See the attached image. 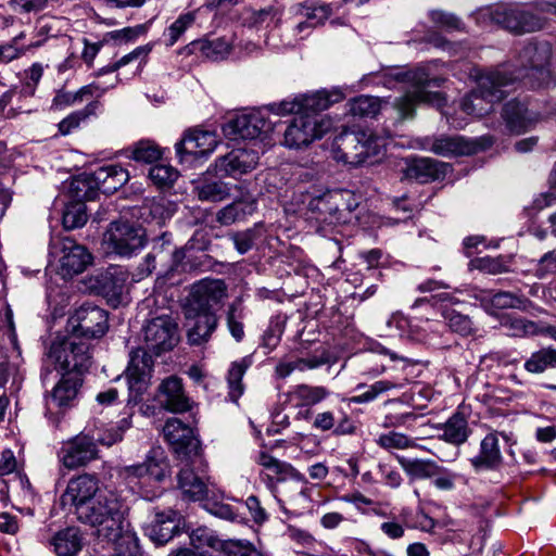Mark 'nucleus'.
I'll list each match as a JSON object with an SVG mask.
<instances>
[{"label":"nucleus","mask_w":556,"mask_h":556,"mask_svg":"<svg viewBox=\"0 0 556 556\" xmlns=\"http://www.w3.org/2000/svg\"><path fill=\"white\" fill-rule=\"evenodd\" d=\"M515 84L506 70H493L478 77V86L468 93L460 103L464 113L476 117L489 114L493 105L501 102L507 94V87Z\"/></svg>","instance_id":"7ed1b4c3"},{"label":"nucleus","mask_w":556,"mask_h":556,"mask_svg":"<svg viewBox=\"0 0 556 556\" xmlns=\"http://www.w3.org/2000/svg\"><path fill=\"white\" fill-rule=\"evenodd\" d=\"M317 112H307L294 116L283 134V144L291 149H301L323 138L330 128L331 122L318 117Z\"/></svg>","instance_id":"1a4fd4ad"},{"label":"nucleus","mask_w":556,"mask_h":556,"mask_svg":"<svg viewBox=\"0 0 556 556\" xmlns=\"http://www.w3.org/2000/svg\"><path fill=\"white\" fill-rule=\"evenodd\" d=\"M250 363L247 358H242L239 362H233L228 370L227 382H228V396L230 401L237 402L243 394L244 386L242 378L249 367Z\"/></svg>","instance_id":"09e8293b"},{"label":"nucleus","mask_w":556,"mask_h":556,"mask_svg":"<svg viewBox=\"0 0 556 556\" xmlns=\"http://www.w3.org/2000/svg\"><path fill=\"white\" fill-rule=\"evenodd\" d=\"M146 241V230L129 222L111 223L105 233L108 248L122 257H130L136 254L144 247Z\"/></svg>","instance_id":"9b49d317"},{"label":"nucleus","mask_w":556,"mask_h":556,"mask_svg":"<svg viewBox=\"0 0 556 556\" xmlns=\"http://www.w3.org/2000/svg\"><path fill=\"white\" fill-rule=\"evenodd\" d=\"M257 237L258 235L256 228H249L242 231L230 233V240L240 254H245L249 252L253 248Z\"/></svg>","instance_id":"bf43d9fd"},{"label":"nucleus","mask_w":556,"mask_h":556,"mask_svg":"<svg viewBox=\"0 0 556 556\" xmlns=\"http://www.w3.org/2000/svg\"><path fill=\"white\" fill-rule=\"evenodd\" d=\"M187 319V341L190 345H203L207 343L212 334L218 327V316L216 313L193 314L185 309Z\"/></svg>","instance_id":"cd10ccee"},{"label":"nucleus","mask_w":556,"mask_h":556,"mask_svg":"<svg viewBox=\"0 0 556 556\" xmlns=\"http://www.w3.org/2000/svg\"><path fill=\"white\" fill-rule=\"evenodd\" d=\"M431 21L440 27L447 30H459L462 29V22L457 16L443 11H432L430 13Z\"/></svg>","instance_id":"69168bd1"},{"label":"nucleus","mask_w":556,"mask_h":556,"mask_svg":"<svg viewBox=\"0 0 556 556\" xmlns=\"http://www.w3.org/2000/svg\"><path fill=\"white\" fill-rule=\"evenodd\" d=\"M296 14L305 17L309 22V26L321 25L332 15V7L330 4H315L312 7L298 5Z\"/></svg>","instance_id":"864d4df0"},{"label":"nucleus","mask_w":556,"mask_h":556,"mask_svg":"<svg viewBox=\"0 0 556 556\" xmlns=\"http://www.w3.org/2000/svg\"><path fill=\"white\" fill-rule=\"evenodd\" d=\"M140 339L144 350L155 355L172 351L179 342V327L169 315H161L147 320L142 326Z\"/></svg>","instance_id":"6e6552de"},{"label":"nucleus","mask_w":556,"mask_h":556,"mask_svg":"<svg viewBox=\"0 0 556 556\" xmlns=\"http://www.w3.org/2000/svg\"><path fill=\"white\" fill-rule=\"evenodd\" d=\"M523 368L527 372L541 375L548 369H556V349L545 346L531 353L526 359Z\"/></svg>","instance_id":"37998d69"},{"label":"nucleus","mask_w":556,"mask_h":556,"mask_svg":"<svg viewBox=\"0 0 556 556\" xmlns=\"http://www.w3.org/2000/svg\"><path fill=\"white\" fill-rule=\"evenodd\" d=\"M156 401L164 409L175 414L188 412L192 407V402L185 392L182 380L176 376H169L160 383Z\"/></svg>","instance_id":"393cba45"},{"label":"nucleus","mask_w":556,"mask_h":556,"mask_svg":"<svg viewBox=\"0 0 556 556\" xmlns=\"http://www.w3.org/2000/svg\"><path fill=\"white\" fill-rule=\"evenodd\" d=\"M149 178L159 188H167L178 178V172L170 165H155L149 170Z\"/></svg>","instance_id":"6e6d98bb"},{"label":"nucleus","mask_w":556,"mask_h":556,"mask_svg":"<svg viewBox=\"0 0 556 556\" xmlns=\"http://www.w3.org/2000/svg\"><path fill=\"white\" fill-rule=\"evenodd\" d=\"M60 379L52 390L46 394L48 409L59 408L65 410L75 405L84 379L75 374L59 372Z\"/></svg>","instance_id":"aec40b11"},{"label":"nucleus","mask_w":556,"mask_h":556,"mask_svg":"<svg viewBox=\"0 0 556 556\" xmlns=\"http://www.w3.org/2000/svg\"><path fill=\"white\" fill-rule=\"evenodd\" d=\"M552 45L548 41L530 40L518 53V68L508 77L526 80L531 88L541 87L551 80L548 68L552 59Z\"/></svg>","instance_id":"39448f33"},{"label":"nucleus","mask_w":556,"mask_h":556,"mask_svg":"<svg viewBox=\"0 0 556 556\" xmlns=\"http://www.w3.org/2000/svg\"><path fill=\"white\" fill-rule=\"evenodd\" d=\"M336 147L338 157L355 166L378 154L376 138L366 131L343 132L336 138Z\"/></svg>","instance_id":"4468645a"},{"label":"nucleus","mask_w":556,"mask_h":556,"mask_svg":"<svg viewBox=\"0 0 556 556\" xmlns=\"http://www.w3.org/2000/svg\"><path fill=\"white\" fill-rule=\"evenodd\" d=\"M128 507L117 491L105 488L89 506H80L77 519L93 529V534L101 541L114 543L116 551L125 556L123 545H127L129 555L138 552L134 533L127 529Z\"/></svg>","instance_id":"f257e3e1"},{"label":"nucleus","mask_w":556,"mask_h":556,"mask_svg":"<svg viewBox=\"0 0 556 556\" xmlns=\"http://www.w3.org/2000/svg\"><path fill=\"white\" fill-rule=\"evenodd\" d=\"M502 462L503 457L496 432L486 434L481 441L479 454L470 458V463L477 472L495 470L501 466Z\"/></svg>","instance_id":"72a5a7b5"},{"label":"nucleus","mask_w":556,"mask_h":556,"mask_svg":"<svg viewBox=\"0 0 556 556\" xmlns=\"http://www.w3.org/2000/svg\"><path fill=\"white\" fill-rule=\"evenodd\" d=\"M448 328L460 336H469L473 330V324L469 316L454 309H447L443 314Z\"/></svg>","instance_id":"4d7b16f0"},{"label":"nucleus","mask_w":556,"mask_h":556,"mask_svg":"<svg viewBox=\"0 0 556 556\" xmlns=\"http://www.w3.org/2000/svg\"><path fill=\"white\" fill-rule=\"evenodd\" d=\"M73 197L76 199V201L65 206L62 216V223L66 230L80 228L88 220L87 207L84 203L87 200L78 199L74 194Z\"/></svg>","instance_id":"de8ad7c7"},{"label":"nucleus","mask_w":556,"mask_h":556,"mask_svg":"<svg viewBox=\"0 0 556 556\" xmlns=\"http://www.w3.org/2000/svg\"><path fill=\"white\" fill-rule=\"evenodd\" d=\"M22 37V34L20 36L14 37L9 43L0 46V62L1 63H9L13 60L18 59L22 56L26 49L20 48L17 46L18 39Z\"/></svg>","instance_id":"774afa93"},{"label":"nucleus","mask_w":556,"mask_h":556,"mask_svg":"<svg viewBox=\"0 0 556 556\" xmlns=\"http://www.w3.org/2000/svg\"><path fill=\"white\" fill-rule=\"evenodd\" d=\"M197 11L181 14L167 29V46H174L180 36L194 23Z\"/></svg>","instance_id":"13d9d810"},{"label":"nucleus","mask_w":556,"mask_h":556,"mask_svg":"<svg viewBox=\"0 0 556 556\" xmlns=\"http://www.w3.org/2000/svg\"><path fill=\"white\" fill-rule=\"evenodd\" d=\"M447 167V164L443 162L430 157H419L407 163L404 174L408 179L427 184L444 178Z\"/></svg>","instance_id":"473e14b6"},{"label":"nucleus","mask_w":556,"mask_h":556,"mask_svg":"<svg viewBox=\"0 0 556 556\" xmlns=\"http://www.w3.org/2000/svg\"><path fill=\"white\" fill-rule=\"evenodd\" d=\"M245 317L243 301L241 298L235 299L227 307L226 324L231 337L241 342L244 338L243 319Z\"/></svg>","instance_id":"a18cd8bd"},{"label":"nucleus","mask_w":556,"mask_h":556,"mask_svg":"<svg viewBox=\"0 0 556 556\" xmlns=\"http://www.w3.org/2000/svg\"><path fill=\"white\" fill-rule=\"evenodd\" d=\"M163 434L174 453L181 459L194 462L201 456V443L193 429L178 418H169L163 427Z\"/></svg>","instance_id":"2eb2a0df"},{"label":"nucleus","mask_w":556,"mask_h":556,"mask_svg":"<svg viewBox=\"0 0 556 556\" xmlns=\"http://www.w3.org/2000/svg\"><path fill=\"white\" fill-rule=\"evenodd\" d=\"M101 103L98 100H94L88 103L83 110L71 113L59 123V131L64 136L71 134L73 130L77 129L87 118L97 115Z\"/></svg>","instance_id":"49530a36"},{"label":"nucleus","mask_w":556,"mask_h":556,"mask_svg":"<svg viewBox=\"0 0 556 556\" xmlns=\"http://www.w3.org/2000/svg\"><path fill=\"white\" fill-rule=\"evenodd\" d=\"M501 326L507 334L516 338L534 337L541 333V328L535 321L505 315L501 319Z\"/></svg>","instance_id":"c03bdc74"},{"label":"nucleus","mask_w":556,"mask_h":556,"mask_svg":"<svg viewBox=\"0 0 556 556\" xmlns=\"http://www.w3.org/2000/svg\"><path fill=\"white\" fill-rule=\"evenodd\" d=\"M152 370V358L148 351L137 349L131 352L125 376L131 394L141 395L148 387Z\"/></svg>","instance_id":"bb28decb"},{"label":"nucleus","mask_w":556,"mask_h":556,"mask_svg":"<svg viewBox=\"0 0 556 556\" xmlns=\"http://www.w3.org/2000/svg\"><path fill=\"white\" fill-rule=\"evenodd\" d=\"M51 545L58 556H75L83 548L84 536L78 528L67 527L53 535Z\"/></svg>","instance_id":"e433bc0d"},{"label":"nucleus","mask_w":556,"mask_h":556,"mask_svg":"<svg viewBox=\"0 0 556 556\" xmlns=\"http://www.w3.org/2000/svg\"><path fill=\"white\" fill-rule=\"evenodd\" d=\"M108 320L106 311L91 303H84L70 317L68 324L72 334L89 341L105 334L109 329Z\"/></svg>","instance_id":"ddd939ff"},{"label":"nucleus","mask_w":556,"mask_h":556,"mask_svg":"<svg viewBox=\"0 0 556 556\" xmlns=\"http://www.w3.org/2000/svg\"><path fill=\"white\" fill-rule=\"evenodd\" d=\"M397 460L403 468V470L407 473V476L412 479H430L434 478L435 476L441 475L442 467L439 466L434 460L432 459H420V458H414L409 459L406 457H397Z\"/></svg>","instance_id":"4c0bfd02"},{"label":"nucleus","mask_w":556,"mask_h":556,"mask_svg":"<svg viewBox=\"0 0 556 556\" xmlns=\"http://www.w3.org/2000/svg\"><path fill=\"white\" fill-rule=\"evenodd\" d=\"M268 128L266 118L261 112L237 115L223 127L225 136L232 140H252L260 137Z\"/></svg>","instance_id":"b1692460"},{"label":"nucleus","mask_w":556,"mask_h":556,"mask_svg":"<svg viewBox=\"0 0 556 556\" xmlns=\"http://www.w3.org/2000/svg\"><path fill=\"white\" fill-rule=\"evenodd\" d=\"M129 179L128 172L118 164L96 169L92 174L74 179L71 191L78 199L94 200L99 191L114 193Z\"/></svg>","instance_id":"0eeeda50"},{"label":"nucleus","mask_w":556,"mask_h":556,"mask_svg":"<svg viewBox=\"0 0 556 556\" xmlns=\"http://www.w3.org/2000/svg\"><path fill=\"white\" fill-rule=\"evenodd\" d=\"M194 192L200 201L220 202L229 197V187L220 179L203 178L197 181Z\"/></svg>","instance_id":"a19ab883"},{"label":"nucleus","mask_w":556,"mask_h":556,"mask_svg":"<svg viewBox=\"0 0 556 556\" xmlns=\"http://www.w3.org/2000/svg\"><path fill=\"white\" fill-rule=\"evenodd\" d=\"M161 156L162 152L159 146L149 140H141L131 149V159L137 162L153 163Z\"/></svg>","instance_id":"5fc2aeb1"},{"label":"nucleus","mask_w":556,"mask_h":556,"mask_svg":"<svg viewBox=\"0 0 556 556\" xmlns=\"http://www.w3.org/2000/svg\"><path fill=\"white\" fill-rule=\"evenodd\" d=\"M184 50L188 54H198L210 61H223L230 54L232 41L225 36H207L190 42Z\"/></svg>","instance_id":"7c9ffc66"},{"label":"nucleus","mask_w":556,"mask_h":556,"mask_svg":"<svg viewBox=\"0 0 556 556\" xmlns=\"http://www.w3.org/2000/svg\"><path fill=\"white\" fill-rule=\"evenodd\" d=\"M258 151L251 148H238L218 157L215 162L217 173L239 177L253 170L258 164Z\"/></svg>","instance_id":"4be33fe9"},{"label":"nucleus","mask_w":556,"mask_h":556,"mask_svg":"<svg viewBox=\"0 0 556 556\" xmlns=\"http://www.w3.org/2000/svg\"><path fill=\"white\" fill-rule=\"evenodd\" d=\"M493 21L506 30L522 35L543 29L546 20L523 7H503L497 8L492 13Z\"/></svg>","instance_id":"dca6fc26"},{"label":"nucleus","mask_w":556,"mask_h":556,"mask_svg":"<svg viewBox=\"0 0 556 556\" xmlns=\"http://www.w3.org/2000/svg\"><path fill=\"white\" fill-rule=\"evenodd\" d=\"M42 74L43 66L40 63H34L27 71H25L24 85L22 88V92L25 96H34Z\"/></svg>","instance_id":"052dcab7"},{"label":"nucleus","mask_w":556,"mask_h":556,"mask_svg":"<svg viewBox=\"0 0 556 556\" xmlns=\"http://www.w3.org/2000/svg\"><path fill=\"white\" fill-rule=\"evenodd\" d=\"M101 289L105 296L117 300L123 293L124 282L112 274H105L101 279Z\"/></svg>","instance_id":"e2e57ef3"},{"label":"nucleus","mask_w":556,"mask_h":556,"mask_svg":"<svg viewBox=\"0 0 556 556\" xmlns=\"http://www.w3.org/2000/svg\"><path fill=\"white\" fill-rule=\"evenodd\" d=\"M48 357L58 372L84 377L92 364L91 344L77 334H70L52 342Z\"/></svg>","instance_id":"423d86ee"},{"label":"nucleus","mask_w":556,"mask_h":556,"mask_svg":"<svg viewBox=\"0 0 556 556\" xmlns=\"http://www.w3.org/2000/svg\"><path fill=\"white\" fill-rule=\"evenodd\" d=\"M380 109V100L376 97L359 96L348 102V112L353 116L375 117Z\"/></svg>","instance_id":"3c124183"},{"label":"nucleus","mask_w":556,"mask_h":556,"mask_svg":"<svg viewBox=\"0 0 556 556\" xmlns=\"http://www.w3.org/2000/svg\"><path fill=\"white\" fill-rule=\"evenodd\" d=\"M422 148L443 157L471 155L480 150L477 141L458 135L426 137Z\"/></svg>","instance_id":"6ab92c4d"},{"label":"nucleus","mask_w":556,"mask_h":556,"mask_svg":"<svg viewBox=\"0 0 556 556\" xmlns=\"http://www.w3.org/2000/svg\"><path fill=\"white\" fill-rule=\"evenodd\" d=\"M404 81L412 85L413 90L405 92L403 96L394 100L393 106L401 119H412L415 117L416 106L419 103H429L441 105L444 98L441 92L429 91L428 87H439L443 79L439 77H430L424 67H417L407 71L399 76Z\"/></svg>","instance_id":"20e7f679"},{"label":"nucleus","mask_w":556,"mask_h":556,"mask_svg":"<svg viewBox=\"0 0 556 556\" xmlns=\"http://www.w3.org/2000/svg\"><path fill=\"white\" fill-rule=\"evenodd\" d=\"M553 274H556V251H548L539 260L534 275L543 279Z\"/></svg>","instance_id":"338daca9"},{"label":"nucleus","mask_w":556,"mask_h":556,"mask_svg":"<svg viewBox=\"0 0 556 556\" xmlns=\"http://www.w3.org/2000/svg\"><path fill=\"white\" fill-rule=\"evenodd\" d=\"M330 391L323 386H311L301 383L293 387L285 394V402L294 408H306L304 413L299 412V416L307 419L312 415L309 407L319 404L326 400Z\"/></svg>","instance_id":"c85d7f7f"},{"label":"nucleus","mask_w":556,"mask_h":556,"mask_svg":"<svg viewBox=\"0 0 556 556\" xmlns=\"http://www.w3.org/2000/svg\"><path fill=\"white\" fill-rule=\"evenodd\" d=\"M169 475V465L164 451L154 447L149 451L140 464L124 466L117 469V477L134 492L147 500L156 494L149 488L160 484Z\"/></svg>","instance_id":"f03ea898"},{"label":"nucleus","mask_w":556,"mask_h":556,"mask_svg":"<svg viewBox=\"0 0 556 556\" xmlns=\"http://www.w3.org/2000/svg\"><path fill=\"white\" fill-rule=\"evenodd\" d=\"M217 146L216 134L202 129H189L184 138L175 144L177 154L202 156L214 151Z\"/></svg>","instance_id":"c756f323"},{"label":"nucleus","mask_w":556,"mask_h":556,"mask_svg":"<svg viewBox=\"0 0 556 556\" xmlns=\"http://www.w3.org/2000/svg\"><path fill=\"white\" fill-rule=\"evenodd\" d=\"M58 457L67 469L84 467L99 457L96 439L81 432L62 444Z\"/></svg>","instance_id":"f3484780"},{"label":"nucleus","mask_w":556,"mask_h":556,"mask_svg":"<svg viewBox=\"0 0 556 556\" xmlns=\"http://www.w3.org/2000/svg\"><path fill=\"white\" fill-rule=\"evenodd\" d=\"M482 303L485 308L493 314L491 311L494 309H506V308H517L525 309L529 300L523 295H518L516 293H511L508 291H500L493 294H488L482 299Z\"/></svg>","instance_id":"79ce46f5"},{"label":"nucleus","mask_w":556,"mask_h":556,"mask_svg":"<svg viewBox=\"0 0 556 556\" xmlns=\"http://www.w3.org/2000/svg\"><path fill=\"white\" fill-rule=\"evenodd\" d=\"M151 49L148 46H141L137 47L135 50L129 52L128 54L121 58L115 63L109 65L108 67L103 68L102 72L109 73V72H115L122 66H125L129 64L130 62L137 61V60H144L148 54L150 53Z\"/></svg>","instance_id":"680f3d73"},{"label":"nucleus","mask_w":556,"mask_h":556,"mask_svg":"<svg viewBox=\"0 0 556 556\" xmlns=\"http://www.w3.org/2000/svg\"><path fill=\"white\" fill-rule=\"evenodd\" d=\"M399 387L400 384L389 380H379L370 386L359 383L357 384L356 390L365 389V391L352 396L350 401L354 404L369 403L378 399L381 394Z\"/></svg>","instance_id":"8fccbe9b"},{"label":"nucleus","mask_w":556,"mask_h":556,"mask_svg":"<svg viewBox=\"0 0 556 556\" xmlns=\"http://www.w3.org/2000/svg\"><path fill=\"white\" fill-rule=\"evenodd\" d=\"M177 486L182 495L191 501H202L207 496V484L195 475L189 464L177 473Z\"/></svg>","instance_id":"c9c22d12"},{"label":"nucleus","mask_w":556,"mask_h":556,"mask_svg":"<svg viewBox=\"0 0 556 556\" xmlns=\"http://www.w3.org/2000/svg\"><path fill=\"white\" fill-rule=\"evenodd\" d=\"M327 92H317L302 98L285 99L278 103L268 105L269 110L277 115L305 114L307 112H319L329 108L333 102Z\"/></svg>","instance_id":"a878e982"},{"label":"nucleus","mask_w":556,"mask_h":556,"mask_svg":"<svg viewBox=\"0 0 556 556\" xmlns=\"http://www.w3.org/2000/svg\"><path fill=\"white\" fill-rule=\"evenodd\" d=\"M441 438L454 445L465 443L469 437L470 429L465 416L460 413L453 414L442 426Z\"/></svg>","instance_id":"58836bf2"},{"label":"nucleus","mask_w":556,"mask_h":556,"mask_svg":"<svg viewBox=\"0 0 556 556\" xmlns=\"http://www.w3.org/2000/svg\"><path fill=\"white\" fill-rule=\"evenodd\" d=\"M376 443L378 446L386 451L407 450L418 446L414 439L396 431H389L387 433L380 434L376 439Z\"/></svg>","instance_id":"603ef678"},{"label":"nucleus","mask_w":556,"mask_h":556,"mask_svg":"<svg viewBox=\"0 0 556 556\" xmlns=\"http://www.w3.org/2000/svg\"><path fill=\"white\" fill-rule=\"evenodd\" d=\"M255 210L256 205L253 200H237L219 210L216 215V220L220 225L228 226L233 223L243 220L247 216L252 215Z\"/></svg>","instance_id":"ea45409f"},{"label":"nucleus","mask_w":556,"mask_h":556,"mask_svg":"<svg viewBox=\"0 0 556 556\" xmlns=\"http://www.w3.org/2000/svg\"><path fill=\"white\" fill-rule=\"evenodd\" d=\"M53 249L62 253L59 260V274L63 278H71L83 273L92 262L88 250L70 237L55 240Z\"/></svg>","instance_id":"a211bd4d"},{"label":"nucleus","mask_w":556,"mask_h":556,"mask_svg":"<svg viewBox=\"0 0 556 556\" xmlns=\"http://www.w3.org/2000/svg\"><path fill=\"white\" fill-rule=\"evenodd\" d=\"M502 117L509 131L515 134L527 131L538 119L535 114L518 100H511L504 105Z\"/></svg>","instance_id":"f704fd0d"},{"label":"nucleus","mask_w":556,"mask_h":556,"mask_svg":"<svg viewBox=\"0 0 556 556\" xmlns=\"http://www.w3.org/2000/svg\"><path fill=\"white\" fill-rule=\"evenodd\" d=\"M227 298V285L222 279L205 278L192 285L185 309L191 313H216L214 306Z\"/></svg>","instance_id":"f8f14e48"},{"label":"nucleus","mask_w":556,"mask_h":556,"mask_svg":"<svg viewBox=\"0 0 556 556\" xmlns=\"http://www.w3.org/2000/svg\"><path fill=\"white\" fill-rule=\"evenodd\" d=\"M189 538L191 546L202 555L210 551H216L224 556H263L251 544L235 540H220L207 527L192 530Z\"/></svg>","instance_id":"9d476101"},{"label":"nucleus","mask_w":556,"mask_h":556,"mask_svg":"<svg viewBox=\"0 0 556 556\" xmlns=\"http://www.w3.org/2000/svg\"><path fill=\"white\" fill-rule=\"evenodd\" d=\"M257 464L263 467L260 476L266 486L275 492L278 483L289 479L303 481L304 477L292 465L281 462L266 452H261L256 459Z\"/></svg>","instance_id":"412c9836"},{"label":"nucleus","mask_w":556,"mask_h":556,"mask_svg":"<svg viewBox=\"0 0 556 556\" xmlns=\"http://www.w3.org/2000/svg\"><path fill=\"white\" fill-rule=\"evenodd\" d=\"M179 530V515L173 509L157 511L146 527V534L157 545L167 543Z\"/></svg>","instance_id":"2f4dec72"},{"label":"nucleus","mask_w":556,"mask_h":556,"mask_svg":"<svg viewBox=\"0 0 556 556\" xmlns=\"http://www.w3.org/2000/svg\"><path fill=\"white\" fill-rule=\"evenodd\" d=\"M141 210L143 211L142 216H144L148 212L151 220H154L159 225L162 224L166 217H168V212L161 200H146Z\"/></svg>","instance_id":"0e129e2a"},{"label":"nucleus","mask_w":556,"mask_h":556,"mask_svg":"<svg viewBox=\"0 0 556 556\" xmlns=\"http://www.w3.org/2000/svg\"><path fill=\"white\" fill-rule=\"evenodd\" d=\"M100 492L97 477L84 473L70 480L61 501L64 505L74 506V513L77 516L80 506H89Z\"/></svg>","instance_id":"5701e85b"}]
</instances>
